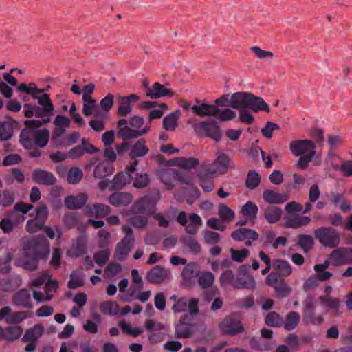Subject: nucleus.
Listing matches in <instances>:
<instances>
[{
	"label": "nucleus",
	"mask_w": 352,
	"mask_h": 352,
	"mask_svg": "<svg viewBox=\"0 0 352 352\" xmlns=\"http://www.w3.org/2000/svg\"><path fill=\"white\" fill-rule=\"evenodd\" d=\"M230 106L234 109H250L254 112L270 111L269 105L263 98L256 96L250 92H235L230 95Z\"/></svg>",
	"instance_id": "obj_1"
},
{
	"label": "nucleus",
	"mask_w": 352,
	"mask_h": 352,
	"mask_svg": "<svg viewBox=\"0 0 352 352\" xmlns=\"http://www.w3.org/2000/svg\"><path fill=\"white\" fill-rule=\"evenodd\" d=\"M50 131L47 129L32 130L23 129L19 135V142L25 149H31L34 146L45 147L50 139Z\"/></svg>",
	"instance_id": "obj_2"
},
{
	"label": "nucleus",
	"mask_w": 352,
	"mask_h": 352,
	"mask_svg": "<svg viewBox=\"0 0 352 352\" xmlns=\"http://www.w3.org/2000/svg\"><path fill=\"white\" fill-rule=\"evenodd\" d=\"M192 128L194 133L200 138L208 137L219 141L222 136L218 122L212 118L196 122L192 124Z\"/></svg>",
	"instance_id": "obj_3"
},
{
	"label": "nucleus",
	"mask_w": 352,
	"mask_h": 352,
	"mask_svg": "<svg viewBox=\"0 0 352 352\" xmlns=\"http://www.w3.org/2000/svg\"><path fill=\"white\" fill-rule=\"evenodd\" d=\"M314 233L315 238L325 248H334L340 243V234L332 227H320L316 229Z\"/></svg>",
	"instance_id": "obj_4"
},
{
	"label": "nucleus",
	"mask_w": 352,
	"mask_h": 352,
	"mask_svg": "<svg viewBox=\"0 0 352 352\" xmlns=\"http://www.w3.org/2000/svg\"><path fill=\"white\" fill-rule=\"evenodd\" d=\"M124 237L117 244L115 251V257L119 261L124 260L131 252L135 243L133 231L126 225L122 227Z\"/></svg>",
	"instance_id": "obj_5"
},
{
	"label": "nucleus",
	"mask_w": 352,
	"mask_h": 352,
	"mask_svg": "<svg viewBox=\"0 0 352 352\" xmlns=\"http://www.w3.org/2000/svg\"><path fill=\"white\" fill-rule=\"evenodd\" d=\"M316 144L311 140H292L289 145L291 153L296 157L304 155L316 156Z\"/></svg>",
	"instance_id": "obj_6"
},
{
	"label": "nucleus",
	"mask_w": 352,
	"mask_h": 352,
	"mask_svg": "<svg viewBox=\"0 0 352 352\" xmlns=\"http://www.w3.org/2000/svg\"><path fill=\"white\" fill-rule=\"evenodd\" d=\"M230 167H232V162L229 156L221 151H217L215 160L206 166V171L208 175H221L226 173Z\"/></svg>",
	"instance_id": "obj_7"
},
{
	"label": "nucleus",
	"mask_w": 352,
	"mask_h": 352,
	"mask_svg": "<svg viewBox=\"0 0 352 352\" xmlns=\"http://www.w3.org/2000/svg\"><path fill=\"white\" fill-rule=\"evenodd\" d=\"M142 85L145 95L151 99L155 100L165 96L171 97L174 95V92L167 85H162L159 82L150 85L147 80H144Z\"/></svg>",
	"instance_id": "obj_8"
},
{
	"label": "nucleus",
	"mask_w": 352,
	"mask_h": 352,
	"mask_svg": "<svg viewBox=\"0 0 352 352\" xmlns=\"http://www.w3.org/2000/svg\"><path fill=\"white\" fill-rule=\"evenodd\" d=\"M199 300L195 298L181 297L176 300L172 309L175 313H182L188 311L190 315L197 316L199 314L198 305Z\"/></svg>",
	"instance_id": "obj_9"
},
{
	"label": "nucleus",
	"mask_w": 352,
	"mask_h": 352,
	"mask_svg": "<svg viewBox=\"0 0 352 352\" xmlns=\"http://www.w3.org/2000/svg\"><path fill=\"white\" fill-rule=\"evenodd\" d=\"M28 250L37 258L45 259L50 253V243L45 236H38L29 242Z\"/></svg>",
	"instance_id": "obj_10"
},
{
	"label": "nucleus",
	"mask_w": 352,
	"mask_h": 352,
	"mask_svg": "<svg viewBox=\"0 0 352 352\" xmlns=\"http://www.w3.org/2000/svg\"><path fill=\"white\" fill-rule=\"evenodd\" d=\"M219 328L223 333L229 336H235L245 331L240 319L233 314L226 317L219 324Z\"/></svg>",
	"instance_id": "obj_11"
},
{
	"label": "nucleus",
	"mask_w": 352,
	"mask_h": 352,
	"mask_svg": "<svg viewBox=\"0 0 352 352\" xmlns=\"http://www.w3.org/2000/svg\"><path fill=\"white\" fill-rule=\"evenodd\" d=\"M37 100L38 104L41 108L37 107L35 111V116L37 118H43L52 116L54 115V107L50 98V95L47 94H36L32 98Z\"/></svg>",
	"instance_id": "obj_12"
},
{
	"label": "nucleus",
	"mask_w": 352,
	"mask_h": 352,
	"mask_svg": "<svg viewBox=\"0 0 352 352\" xmlns=\"http://www.w3.org/2000/svg\"><path fill=\"white\" fill-rule=\"evenodd\" d=\"M329 254L331 265L333 266L352 263V248L338 246Z\"/></svg>",
	"instance_id": "obj_13"
},
{
	"label": "nucleus",
	"mask_w": 352,
	"mask_h": 352,
	"mask_svg": "<svg viewBox=\"0 0 352 352\" xmlns=\"http://www.w3.org/2000/svg\"><path fill=\"white\" fill-rule=\"evenodd\" d=\"M170 276L169 270L161 265H155L147 272L146 278L151 283L160 284L169 279Z\"/></svg>",
	"instance_id": "obj_14"
},
{
	"label": "nucleus",
	"mask_w": 352,
	"mask_h": 352,
	"mask_svg": "<svg viewBox=\"0 0 352 352\" xmlns=\"http://www.w3.org/2000/svg\"><path fill=\"white\" fill-rule=\"evenodd\" d=\"M140 100V97L137 94H130L126 96L118 97V114L120 116H126L129 114L133 109L131 103L136 102Z\"/></svg>",
	"instance_id": "obj_15"
},
{
	"label": "nucleus",
	"mask_w": 352,
	"mask_h": 352,
	"mask_svg": "<svg viewBox=\"0 0 352 352\" xmlns=\"http://www.w3.org/2000/svg\"><path fill=\"white\" fill-rule=\"evenodd\" d=\"M25 219V216L18 215L14 212H10L9 217L3 218L0 221V228L4 233H10L20 223L23 222Z\"/></svg>",
	"instance_id": "obj_16"
},
{
	"label": "nucleus",
	"mask_w": 352,
	"mask_h": 352,
	"mask_svg": "<svg viewBox=\"0 0 352 352\" xmlns=\"http://www.w3.org/2000/svg\"><path fill=\"white\" fill-rule=\"evenodd\" d=\"M32 179L34 182L44 186H52L56 182V177L51 172L40 168L33 170Z\"/></svg>",
	"instance_id": "obj_17"
},
{
	"label": "nucleus",
	"mask_w": 352,
	"mask_h": 352,
	"mask_svg": "<svg viewBox=\"0 0 352 352\" xmlns=\"http://www.w3.org/2000/svg\"><path fill=\"white\" fill-rule=\"evenodd\" d=\"M190 316L188 314L182 316L175 325V335L179 338H189L192 334L190 327Z\"/></svg>",
	"instance_id": "obj_18"
},
{
	"label": "nucleus",
	"mask_w": 352,
	"mask_h": 352,
	"mask_svg": "<svg viewBox=\"0 0 352 352\" xmlns=\"http://www.w3.org/2000/svg\"><path fill=\"white\" fill-rule=\"evenodd\" d=\"M233 287L241 289L254 290L256 288V281L252 275L248 273H239L233 283Z\"/></svg>",
	"instance_id": "obj_19"
},
{
	"label": "nucleus",
	"mask_w": 352,
	"mask_h": 352,
	"mask_svg": "<svg viewBox=\"0 0 352 352\" xmlns=\"http://www.w3.org/2000/svg\"><path fill=\"white\" fill-rule=\"evenodd\" d=\"M85 212L88 217L100 219L105 217L110 213V207L102 204H96L86 206Z\"/></svg>",
	"instance_id": "obj_20"
},
{
	"label": "nucleus",
	"mask_w": 352,
	"mask_h": 352,
	"mask_svg": "<svg viewBox=\"0 0 352 352\" xmlns=\"http://www.w3.org/2000/svg\"><path fill=\"white\" fill-rule=\"evenodd\" d=\"M150 130V125H146L142 130L134 129L131 126H126L118 131V136L123 140H129L141 137Z\"/></svg>",
	"instance_id": "obj_21"
},
{
	"label": "nucleus",
	"mask_w": 352,
	"mask_h": 352,
	"mask_svg": "<svg viewBox=\"0 0 352 352\" xmlns=\"http://www.w3.org/2000/svg\"><path fill=\"white\" fill-rule=\"evenodd\" d=\"M192 112L200 117H215L217 111V107L214 104L201 103L192 106Z\"/></svg>",
	"instance_id": "obj_22"
},
{
	"label": "nucleus",
	"mask_w": 352,
	"mask_h": 352,
	"mask_svg": "<svg viewBox=\"0 0 352 352\" xmlns=\"http://www.w3.org/2000/svg\"><path fill=\"white\" fill-rule=\"evenodd\" d=\"M30 254H31V252L27 250L24 254L17 260L16 265L22 267L25 270L34 271L37 269L38 261L40 259L37 258L36 256L32 254L30 256Z\"/></svg>",
	"instance_id": "obj_23"
},
{
	"label": "nucleus",
	"mask_w": 352,
	"mask_h": 352,
	"mask_svg": "<svg viewBox=\"0 0 352 352\" xmlns=\"http://www.w3.org/2000/svg\"><path fill=\"white\" fill-rule=\"evenodd\" d=\"M199 267L196 263L191 262L186 265L182 272V277L186 285H190L198 276Z\"/></svg>",
	"instance_id": "obj_24"
},
{
	"label": "nucleus",
	"mask_w": 352,
	"mask_h": 352,
	"mask_svg": "<svg viewBox=\"0 0 352 352\" xmlns=\"http://www.w3.org/2000/svg\"><path fill=\"white\" fill-rule=\"evenodd\" d=\"M12 302L14 305L25 308H31L32 307L30 294L25 289H22L15 293L12 297Z\"/></svg>",
	"instance_id": "obj_25"
},
{
	"label": "nucleus",
	"mask_w": 352,
	"mask_h": 352,
	"mask_svg": "<svg viewBox=\"0 0 352 352\" xmlns=\"http://www.w3.org/2000/svg\"><path fill=\"white\" fill-rule=\"evenodd\" d=\"M87 195L80 193L74 196H68L65 199V206L72 210L82 208L87 201Z\"/></svg>",
	"instance_id": "obj_26"
},
{
	"label": "nucleus",
	"mask_w": 352,
	"mask_h": 352,
	"mask_svg": "<svg viewBox=\"0 0 352 352\" xmlns=\"http://www.w3.org/2000/svg\"><path fill=\"white\" fill-rule=\"evenodd\" d=\"M331 276V273H316V274L311 276L304 283L302 286L303 289L305 291L313 289L319 285L320 281H326L330 279Z\"/></svg>",
	"instance_id": "obj_27"
},
{
	"label": "nucleus",
	"mask_w": 352,
	"mask_h": 352,
	"mask_svg": "<svg viewBox=\"0 0 352 352\" xmlns=\"http://www.w3.org/2000/svg\"><path fill=\"white\" fill-rule=\"evenodd\" d=\"M311 222V218L307 216L296 214L290 217L285 223V227L288 228H299L308 226Z\"/></svg>",
	"instance_id": "obj_28"
},
{
	"label": "nucleus",
	"mask_w": 352,
	"mask_h": 352,
	"mask_svg": "<svg viewBox=\"0 0 352 352\" xmlns=\"http://www.w3.org/2000/svg\"><path fill=\"white\" fill-rule=\"evenodd\" d=\"M263 198L265 202L280 204L287 201L289 196L287 194H280L272 190H265L263 193Z\"/></svg>",
	"instance_id": "obj_29"
},
{
	"label": "nucleus",
	"mask_w": 352,
	"mask_h": 352,
	"mask_svg": "<svg viewBox=\"0 0 352 352\" xmlns=\"http://www.w3.org/2000/svg\"><path fill=\"white\" fill-rule=\"evenodd\" d=\"M133 197L127 192H116L109 196V201L115 206H124L131 204Z\"/></svg>",
	"instance_id": "obj_30"
},
{
	"label": "nucleus",
	"mask_w": 352,
	"mask_h": 352,
	"mask_svg": "<svg viewBox=\"0 0 352 352\" xmlns=\"http://www.w3.org/2000/svg\"><path fill=\"white\" fill-rule=\"evenodd\" d=\"M45 328L42 324H36L32 328L25 331L22 338L23 342L34 341L36 342L43 336Z\"/></svg>",
	"instance_id": "obj_31"
},
{
	"label": "nucleus",
	"mask_w": 352,
	"mask_h": 352,
	"mask_svg": "<svg viewBox=\"0 0 352 352\" xmlns=\"http://www.w3.org/2000/svg\"><path fill=\"white\" fill-rule=\"evenodd\" d=\"M114 172V166L109 162H100L94 170V175L97 178H103L113 174Z\"/></svg>",
	"instance_id": "obj_32"
},
{
	"label": "nucleus",
	"mask_w": 352,
	"mask_h": 352,
	"mask_svg": "<svg viewBox=\"0 0 352 352\" xmlns=\"http://www.w3.org/2000/svg\"><path fill=\"white\" fill-rule=\"evenodd\" d=\"M233 239L242 241L246 239L256 241L258 238V234L252 230L248 228H239L231 234Z\"/></svg>",
	"instance_id": "obj_33"
},
{
	"label": "nucleus",
	"mask_w": 352,
	"mask_h": 352,
	"mask_svg": "<svg viewBox=\"0 0 352 352\" xmlns=\"http://www.w3.org/2000/svg\"><path fill=\"white\" fill-rule=\"evenodd\" d=\"M181 115L179 110H177L164 118L162 124L165 130L174 131L178 126V120Z\"/></svg>",
	"instance_id": "obj_34"
},
{
	"label": "nucleus",
	"mask_w": 352,
	"mask_h": 352,
	"mask_svg": "<svg viewBox=\"0 0 352 352\" xmlns=\"http://www.w3.org/2000/svg\"><path fill=\"white\" fill-rule=\"evenodd\" d=\"M148 152V148L144 139L138 140L131 147L129 153L131 158L134 159L146 155Z\"/></svg>",
	"instance_id": "obj_35"
},
{
	"label": "nucleus",
	"mask_w": 352,
	"mask_h": 352,
	"mask_svg": "<svg viewBox=\"0 0 352 352\" xmlns=\"http://www.w3.org/2000/svg\"><path fill=\"white\" fill-rule=\"evenodd\" d=\"M23 329L21 326H8L4 329L3 338L9 342L17 340L23 334Z\"/></svg>",
	"instance_id": "obj_36"
},
{
	"label": "nucleus",
	"mask_w": 352,
	"mask_h": 352,
	"mask_svg": "<svg viewBox=\"0 0 352 352\" xmlns=\"http://www.w3.org/2000/svg\"><path fill=\"white\" fill-rule=\"evenodd\" d=\"M300 320V314L294 311H289L283 320V327L287 331L294 329L299 324Z\"/></svg>",
	"instance_id": "obj_37"
},
{
	"label": "nucleus",
	"mask_w": 352,
	"mask_h": 352,
	"mask_svg": "<svg viewBox=\"0 0 352 352\" xmlns=\"http://www.w3.org/2000/svg\"><path fill=\"white\" fill-rule=\"evenodd\" d=\"M282 214V210L277 206H267L264 210V217L270 223H275L278 222L280 219Z\"/></svg>",
	"instance_id": "obj_38"
},
{
	"label": "nucleus",
	"mask_w": 352,
	"mask_h": 352,
	"mask_svg": "<svg viewBox=\"0 0 352 352\" xmlns=\"http://www.w3.org/2000/svg\"><path fill=\"white\" fill-rule=\"evenodd\" d=\"M331 202L336 206H339L340 209L344 212L352 210L351 203L340 193L331 194Z\"/></svg>",
	"instance_id": "obj_39"
},
{
	"label": "nucleus",
	"mask_w": 352,
	"mask_h": 352,
	"mask_svg": "<svg viewBox=\"0 0 352 352\" xmlns=\"http://www.w3.org/2000/svg\"><path fill=\"white\" fill-rule=\"evenodd\" d=\"M82 113L87 116H98L99 113V109L96 103V100L92 98L89 99L82 100Z\"/></svg>",
	"instance_id": "obj_40"
},
{
	"label": "nucleus",
	"mask_w": 352,
	"mask_h": 352,
	"mask_svg": "<svg viewBox=\"0 0 352 352\" xmlns=\"http://www.w3.org/2000/svg\"><path fill=\"white\" fill-rule=\"evenodd\" d=\"M273 268L280 276L287 277L292 272L291 265L287 261L281 259L274 261Z\"/></svg>",
	"instance_id": "obj_41"
},
{
	"label": "nucleus",
	"mask_w": 352,
	"mask_h": 352,
	"mask_svg": "<svg viewBox=\"0 0 352 352\" xmlns=\"http://www.w3.org/2000/svg\"><path fill=\"white\" fill-rule=\"evenodd\" d=\"M130 178H133L130 173H124L122 172L118 173L111 182V189H120L122 188L129 182Z\"/></svg>",
	"instance_id": "obj_42"
},
{
	"label": "nucleus",
	"mask_w": 352,
	"mask_h": 352,
	"mask_svg": "<svg viewBox=\"0 0 352 352\" xmlns=\"http://www.w3.org/2000/svg\"><path fill=\"white\" fill-rule=\"evenodd\" d=\"M199 164V161L197 158H184L178 157L175 160V164L185 169L195 168Z\"/></svg>",
	"instance_id": "obj_43"
},
{
	"label": "nucleus",
	"mask_w": 352,
	"mask_h": 352,
	"mask_svg": "<svg viewBox=\"0 0 352 352\" xmlns=\"http://www.w3.org/2000/svg\"><path fill=\"white\" fill-rule=\"evenodd\" d=\"M217 111L218 112L217 113L215 118L221 122L232 121L236 118V113L230 108L220 109L217 107Z\"/></svg>",
	"instance_id": "obj_44"
},
{
	"label": "nucleus",
	"mask_w": 352,
	"mask_h": 352,
	"mask_svg": "<svg viewBox=\"0 0 352 352\" xmlns=\"http://www.w3.org/2000/svg\"><path fill=\"white\" fill-rule=\"evenodd\" d=\"M153 205L151 199L148 197H144L140 199L133 206L132 211L134 213L143 212L148 210L149 207Z\"/></svg>",
	"instance_id": "obj_45"
},
{
	"label": "nucleus",
	"mask_w": 352,
	"mask_h": 352,
	"mask_svg": "<svg viewBox=\"0 0 352 352\" xmlns=\"http://www.w3.org/2000/svg\"><path fill=\"white\" fill-rule=\"evenodd\" d=\"M250 51L254 54L256 58L263 60H271L274 58V53L270 50H265L259 46L254 45L250 48Z\"/></svg>",
	"instance_id": "obj_46"
},
{
	"label": "nucleus",
	"mask_w": 352,
	"mask_h": 352,
	"mask_svg": "<svg viewBox=\"0 0 352 352\" xmlns=\"http://www.w3.org/2000/svg\"><path fill=\"white\" fill-rule=\"evenodd\" d=\"M265 324L270 327H282L283 324V318L276 312L271 311L267 314L265 319Z\"/></svg>",
	"instance_id": "obj_47"
},
{
	"label": "nucleus",
	"mask_w": 352,
	"mask_h": 352,
	"mask_svg": "<svg viewBox=\"0 0 352 352\" xmlns=\"http://www.w3.org/2000/svg\"><path fill=\"white\" fill-rule=\"evenodd\" d=\"M18 90L21 92L29 94L32 98L36 94H41L44 92V89H38L34 82H30L28 85L22 83L18 87Z\"/></svg>",
	"instance_id": "obj_48"
},
{
	"label": "nucleus",
	"mask_w": 352,
	"mask_h": 352,
	"mask_svg": "<svg viewBox=\"0 0 352 352\" xmlns=\"http://www.w3.org/2000/svg\"><path fill=\"white\" fill-rule=\"evenodd\" d=\"M98 245L100 248H105L111 243V234L105 229H100L98 233Z\"/></svg>",
	"instance_id": "obj_49"
},
{
	"label": "nucleus",
	"mask_w": 352,
	"mask_h": 352,
	"mask_svg": "<svg viewBox=\"0 0 352 352\" xmlns=\"http://www.w3.org/2000/svg\"><path fill=\"white\" fill-rule=\"evenodd\" d=\"M214 281V275L210 272H204L199 276L198 282L200 286L204 288L211 287Z\"/></svg>",
	"instance_id": "obj_50"
},
{
	"label": "nucleus",
	"mask_w": 352,
	"mask_h": 352,
	"mask_svg": "<svg viewBox=\"0 0 352 352\" xmlns=\"http://www.w3.org/2000/svg\"><path fill=\"white\" fill-rule=\"evenodd\" d=\"M13 133L12 125L10 122L0 121V139L1 140H7L10 139Z\"/></svg>",
	"instance_id": "obj_51"
},
{
	"label": "nucleus",
	"mask_w": 352,
	"mask_h": 352,
	"mask_svg": "<svg viewBox=\"0 0 352 352\" xmlns=\"http://www.w3.org/2000/svg\"><path fill=\"white\" fill-rule=\"evenodd\" d=\"M83 173L82 170L78 167H72L68 171L67 181L69 184H76L82 178Z\"/></svg>",
	"instance_id": "obj_52"
},
{
	"label": "nucleus",
	"mask_w": 352,
	"mask_h": 352,
	"mask_svg": "<svg viewBox=\"0 0 352 352\" xmlns=\"http://www.w3.org/2000/svg\"><path fill=\"white\" fill-rule=\"evenodd\" d=\"M258 210V208L254 203L248 201L242 207L241 212L249 219H254L256 218Z\"/></svg>",
	"instance_id": "obj_53"
},
{
	"label": "nucleus",
	"mask_w": 352,
	"mask_h": 352,
	"mask_svg": "<svg viewBox=\"0 0 352 352\" xmlns=\"http://www.w3.org/2000/svg\"><path fill=\"white\" fill-rule=\"evenodd\" d=\"M103 313L111 316L116 315L119 312V307L116 302L106 301L100 305Z\"/></svg>",
	"instance_id": "obj_54"
},
{
	"label": "nucleus",
	"mask_w": 352,
	"mask_h": 352,
	"mask_svg": "<svg viewBox=\"0 0 352 352\" xmlns=\"http://www.w3.org/2000/svg\"><path fill=\"white\" fill-rule=\"evenodd\" d=\"M110 252L108 250H103L94 253L93 258L96 264L103 266L109 261Z\"/></svg>",
	"instance_id": "obj_55"
},
{
	"label": "nucleus",
	"mask_w": 352,
	"mask_h": 352,
	"mask_svg": "<svg viewBox=\"0 0 352 352\" xmlns=\"http://www.w3.org/2000/svg\"><path fill=\"white\" fill-rule=\"evenodd\" d=\"M320 300L322 303L330 309L338 311L340 306V300L330 296H321Z\"/></svg>",
	"instance_id": "obj_56"
},
{
	"label": "nucleus",
	"mask_w": 352,
	"mask_h": 352,
	"mask_svg": "<svg viewBox=\"0 0 352 352\" xmlns=\"http://www.w3.org/2000/svg\"><path fill=\"white\" fill-rule=\"evenodd\" d=\"M298 244L305 252H307L313 248L314 239L310 235H300Z\"/></svg>",
	"instance_id": "obj_57"
},
{
	"label": "nucleus",
	"mask_w": 352,
	"mask_h": 352,
	"mask_svg": "<svg viewBox=\"0 0 352 352\" xmlns=\"http://www.w3.org/2000/svg\"><path fill=\"white\" fill-rule=\"evenodd\" d=\"M160 179L167 189L170 190L175 186L173 182V179H175V175L174 173L169 170L163 171L160 174Z\"/></svg>",
	"instance_id": "obj_58"
},
{
	"label": "nucleus",
	"mask_w": 352,
	"mask_h": 352,
	"mask_svg": "<svg viewBox=\"0 0 352 352\" xmlns=\"http://www.w3.org/2000/svg\"><path fill=\"white\" fill-rule=\"evenodd\" d=\"M28 318L26 311L12 312L11 315L6 320L7 324H17Z\"/></svg>",
	"instance_id": "obj_59"
},
{
	"label": "nucleus",
	"mask_w": 352,
	"mask_h": 352,
	"mask_svg": "<svg viewBox=\"0 0 352 352\" xmlns=\"http://www.w3.org/2000/svg\"><path fill=\"white\" fill-rule=\"evenodd\" d=\"M144 327L150 333L158 332L165 329V325L164 324L152 319L146 320L144 322Z\"/></svg>",
	"instance_id": "obj_60"
},
{
	"label": "nucleus",
	"mask_w": 352,
	"mask_h": 352,
	"mask_svg": "<svg viewBox=\"0 0 352 352\" xmlns=\"http://www.w3.org/2000/svg\"><path fill=\"white\" fill-rule=\"evenodd\" d=\"M219 216L223 221L232 220L234 218V212L225 204L219 206Z\"/></svg>",
	"instance_id": "obj_61"
},
{
	"label": "nucleus",
	"mask_w": 352,
	"mask_h": 352,
	"mask_svg": "<svg viewBox=\"0 0 352 352\" xmlns=\"http://www.w3.org/2000/svg\"><path fill=\"white\" fill-rule=\"evenodd\" d=\"M230 251L232 260L239 263L243 262L250 254V251L247 249L236 250L231 248Z\"/></svg>",
	"instance_id": "obj_62"
},
{
	"label": "nucleus",
	"mask_w": 352,
	"mask_h": 352,
	"mask_svg": "<svg viewBox=\"0 0 352 352\" xmlns=\"http://www.w3.org/2000/svg\"><path fill=\"white\" fill-rule=\"evenodd\" d=\"M84 285L83 275L81 274H77L76 272H72L70 275V280L68 281L67 285L69 288H77Z\"/></svg>",
	"instance_id": "obj_63"
},
{
	"label": "nucleus",
	"mask_w": 352,
	"mask_h": 352,
	"mask_svg": "<svg viewBox=\"0 0 352 352\" xmlns=\"http://www.w3.org/2000/svg\"><path fill=\"white\" fill-rule=\"evenodd\" d=\"M200 181V185L206 192H211L214 189V183L211 179H208L209 176L207 173L204 175L202 173L198 175Z\"/></svg>",
	"instance_id": "obj_64"
}]
</instances>
